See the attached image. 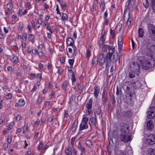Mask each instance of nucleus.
I'll return each mask as SVG.
<instances>
[{"label": "nucleus", "mask_w": 155, "mask_h": 155, "mask_svg": "<svg viewBox=\"0 0 155 155\" xmlns=\"http://www.w3.org/2000/svg\"><path fill=\"white\" fill-rule=\"evenodd\" d=\"M27 12V11L25 10L24 11H23L21 9H19V14L21 15H25Z\"/></svg>", "instance_id": "nucleus-46"}, {"label": "nucleus", "mask_w": 155, "mask_h": 155, "mask_svg": "<svg viewBox=\"0 0 155 155\" xmlns=\"http://www.w3.org/2000/svg\"><path fill=\"white\" fill-rule=\"evenodd\" d=\"M43 143L42 141H39V144L38 147V149L39 151L42 149Z\"/></svg>", "instance_id": "nucleus-41"}, {"label": "nucleus", "mask_w": 155, "mask_h": 155, "mask_svg": "<svg viewBox=\"0 0 155 155\" xmlns=\"http://www.w3.org/2000/svg\"><path fill=\"white\" fill-rule=\"evenodd\" d=\"M78 148L81 151V155H85L86 152V150L85 148L82 145L80 142L78 143Z\"/></svg>", "instance_id": "nucleus-9"}, {"label": "nucleus", "mask_w": 155, "mask_h": 155, "mask_svg": "<svg viewBox=\"0 0 155 155\" xmlns=\"http://www.w3.org/2000/svg\"><path fill=\"white\" fill-rule=\"evenodd\" d=\"M7 69L8 71L11 72H12L13 70V68L11 66H9L7 67Z\"/></svg>", "instance_id": "nucleus-54"}, {"label": "nucleus", "mask_w": 155, "mask_h": 155, "mask_svg": "<svg viewBox=\"0 0 155 155\" xmlns=\"http://www.w3.org/2000/svg\"><path fill=\"white\" fill-rule=\"evenodd\" d=\"M27 35L26 33L23 34L22 36V39L26 41L27 39Z\"/></svg>", "instance_id": "nucleus-60"}, {"label": "nucleus", "mask_w": 155, "mask_h": 155, "mask_svg": "<svg viewBox=\"0 0 155 155\" xmlns=\"http://www.w3.org/2000/svg\"><path fill=\"white\" fill-rule=\"evenodd\" d=\"M107 95L102 96V101L104 103H106L107 102Z\"/></svg>", "instance_id": "nucleus-44"}, {"label": "nucleus", "mask_w": 155, "mask_h": 155, "mask_svg": "<svg viewBox=\"0 0 155 155\" xmlns=\"http://www.w3.org/2000/svg\"><path fill=\"white\" fill-rule=\"evenodd\" d=\"M105 35V32L102 31L101 34V36L100 38L101 40L99 42V46L100 47L101 45L102 46L104 44L105 38L104 37Z\"/></svg>", "instance_id": "nucleus-12"}, {"label": "nucleus", "mask_w": 155, "mask_h": 155, "mask_svg": "<svg viewBox=\"0 0 155 155\" xmlns=\"http://www.w3.org/2000/svg\"><path fill=\"white\" fill-rule=\"evenodd\" d=\"M138 60L142 64V67L144 70L153 67L155 65V60L151 56H139Z\"/></svg>", "instance_id": "nucleus-2"}, {"label": "nucleus", "mask_w": 155, "mask_h": 155, "mask_svg": "<svg viewBox=\"0 0 155 155\" xmlns=\"http://www.w3.org/2000/svg\"><path fill=\"white\" fill-rule=\"evenodd\" d=\"M105 6V4L104 2H102L100 5V7L101 8H104Z\"/></svg>", "instance_id": "nucleus-61"}, {"label": "nucleus", "mask_w": 155, "mask_h": 155, "mask_svg": "<svg viewBox=\"0 0 155 155\" xmlns=\"http://www.w3.org/2000/svg\"><path fill=\"white\" fill-rule=\"evenodd\" d=\"M49 147V146L48 145H45L44 147V151L42 152H41V154H43L45 153V150Z\"/></svg>", "instance_id": "nucleus-45"}, {"label": "nucleus", "mask_w": 155, "mask_h": 155, "mask_svg": "<svg viewBox=\"0 0 155 155\" xmlns=\"http://www.w3.org/2000/svg\"><path fill=\"white\" fill-rule=\"evenodd\" d=\"M151 41L150 39H148L147 38H145L144 39L143 44L145 45H148L150 44Z\"/></svg>", "instance_id": "nucleus-28"}, {"label": "nucleus", "mask_w": 155, "mask_h": 155, "mask_svg": "<svg viewBox=\"0 0 155 155\" xmlns=\"http://www.w3.org/2000/svg\"><path fill=\"white\" fill-rule=\"evenodd\" d=\"M66 42L67 45L68 46H71L74 44V41L73 38L70 37L68 38Z\"/></svg>", "instance_id": "nucleus-18"}, {"label": "nucleus", "mask_w": 155, "mask_h": 155, "mask_svg": "<svg viewBox=\"0 0 155 155\" xmlns=\"http://www.w3.org/2000/svg\"><path fill=\"white\" fill-rule=\"evenodd\" d=\"M73 67H69V66H68V71H69L70 72V73H71L72 74H74L73 71H72V68Z\"/></svg>", "instance_id": "nucleus-56"}, {"label": "nucleus", "mask_w": 155, "mask_h": 155, "mask_svg": "<svg viewBox=\"0 0 155 155\" xmlns=\"http://www.w3.org/2000/svg\"><path fill=\"white\" fill-rule=\"evenodd\" d=\"M13 62L15 64H17L18 62V58L16 56H14L13 58Z\"/></svg>", "instance_id": "nucleus-31"}, {"label": "nucleus", "mask_w": 155, "mask_h": 155, "mask_svg": "<svg viewBox=\"0 0 155 155\" xmlns=\"http://www.w3.org/2000/svg\"><path fill=\"white\" fill-rule=\"evenodd\" d=\"M85 143L86 145L90 147H91L92 146V143L91 141L90 140L86 141Z\"/></svg>", "instance_id": "nucleus-37"}, {"label": "nucleus", "mask_w": 155, "mask_h": 155, "mask_svg": "<svg viewBox=\"0 0 155 155\" xmlns=\"http://www.w3.org/2000/svg\"><path fill=\"white\" fill-rule=\"evenodd\" d=\"M61 6L63 9H65L67 8L66 5L65 3H64L63 4H61Z\"/></svg>", "instance_id": "nucleus-63"}, {"label": "nucleus", "mask_w": 155, "mask_h": 155, "mask_svg": "<svg viewBox=\"0 0 155 155\" xmlns=\"http://www.w3.org/2000/svg\"><path fill=\"white\" fill-rule=\"evenodd\" d=\"M54 117L53 116H51L47 120V121L48 122L51 123L52 122L54 119Z\"/></svg>", "instance_id": "nucleus-47"}, {"label": "nucleus", "mask_w": 155, "mask_h": 155, "mask_svg": "<svg viewBox=\"0 0 155 155\" xmlns=\"http://www.w3.org/2000/svg\"><path fill=\"white\" fill-rule=\"evenodd\" d=\"M68 82L67 81H65L63 83L62 85V88L64 90L66 89L68 86Z\"/></svg>", "instance_id": "nucleus-30"}, {"label": "nucleus", "mask_w": 155, "mask_h": 155, "mask_svg": "<svg viewBox=\"0 0 155 155\" xmlns=\"http://www.w3.org/2000/svg\"><path fill=\"white\" fill-rule=\"evenodd\" d=\"M46 28L51 33H53V31L51 29V26L49 25H48L47 27Z\"/></svg>", "instance_id": "nucleus-48"}, {"label": "nucleus", "mask_w": 155, "mask_h": 155, "mask_svg": "<svg viewBox=\"0 0 155 155\" xmlns=\"http://www.w3.org/2000/svg\"><path fill=\"white\" fill-rule=\"evenodd\" d=\"M12 141V137L10 136H8L7 138V142L8 143L10 144Z\"/></svg>", "instance_id": "nucleus-58"}, {"label": "nucleus", "mask_w": 155, "mask_h": 155, "mask_svg": "<svg viewBox=\"0 0 155 155\" xmlns=\"http://www.w3.org/2000/svg\"><path fill=\"white\" fill-rule=\"evenodd\" d=\"M94 95L95 98H97L98 97L99 91L100 88L98 86H95L94 87Z\"/></svg>", "instance_id": "nucleus-15"}, {"label": "nucleus", "mask_w": 155, "mask_h": 155, "mask_svg": "<svg viewBox=\"0 0 155 155\" xmlns=\"http://www.w3.org/2000/svg\"><path fill=\"white\" fill-rule=\"evenodd\" d=\"M118 44H123V42L122 35H121L118 37Z\"/></svg>", "instance_id": "nucleus-34"}, {"label": "nucleus", "mask_w": 155, "mask_h": 155, "mask_svg": "<svg viewBox=\"0 0 155 155\" xmlns=\"http://www.w3.org/2000/svg\"><path fill=\"white\" fill-rule=\"evenodd\" d=\"M148 33L150 37H152L155 34V26L151 24L147 25Z\"/></svg>", "instance_id": "nucleus-6"}, {"label": "nucleus", "mask_w": 155, "mask_h": 155, "mask_svg": "<svg viewBox=\"0 0 155 155\" xmlns=\"http://www.w3.org/2000/svg\"><path fill=\"white\" fill-rule=\"evenodd\" d=\"M131 84L133 85V86L135 89L141 87V84L139 80H137L136 81L132 82L131 83Z\"/></svg>", "instance_id": "nucleus-10"}, {"label": "nucleus", "mask_w": 155, "mask_h": 155, "mask_svg": "<svg viewBox=\"0 0 155 155\" xmlns=\"http://www.w3.org/2000/svg\"><path fill=\"white\" fill-rule=\"evenodd\" d=\"M65 152L67 155H72V153L71 151V148L69 147L65 149Z\"/></svg>", "instance_id": "nucleus-24"}, {"label": "nucleus", "mask_w": 155, "mask_h": 155, "mask_svg": "<svg viewBox=\"0 0 155 155\" xmlns=\"http://www.w3.org/2000/svg\"><path fill=\"white\" fill-rule=\"evenodd\" d=\"M42 101V97L41 96H39L38 98V100L36 102V103L38 104H40L41 103Z\"/></svg>", "instance_id": "nucleus-39"}, {"label": "nucleus", "mask_w": 155, "mask_h": 155, "mask_svg": "<svg viewBox=\"0 0 155 155\" xmlns=\"http://www.w3.org/2000/svg\"><path fill=\"white\" fill-rule=\"evenodd\" d=\"M146 1V4L144 5V4L145 7L146 8H147L149 6V3L148 0H145Z\"/></svg>", "instance_id": "nucleus-59"}, {"label": "nucleus", "mask_w": 155, "mask_h": 155, "mask_svg": "<svg viewBox=\"0 0 155 155\" xmlns=\"http://www.w3.org/2000/svg\"><path fill=\"white\" fill-rule=\"evenodd\" d=\"M62 20L63 21H64L65 20L67 19L68 18V17L67 15L65 13H63L62 14Z\"/></svg>", "instance_id": "nucleus-36"}, {"label": "nucleus", "mask_w": 155, "mask_h": 155, "mask_svg": "<svg viewBox=\"0 0 155 155\" xmlns=\"http://www.w3.org/2000/svg\"><path fill=\"white\" fill-rule=\"evenodd\" d=\"M78 124L75 122H74L72 126L71 130L73 132H74L77 129Z\"/></svg>", "instance_id": "nucleus-25"}, {"label": "nucleus", "mask_w": 155, "mask_h": 155, "mask_svg": "<svg viewBox=\"0 0 155 155\" xmlns=\"http://www.w3.org/2000/svg\"><path fill=\"white\" fill-rule=\"evenodd\" d=\"M110 99L111 101H112L113 102L112 103H115L116 102L115 101L114 99V97L112 93L111 92V93H110Z\"/></svg>", "instance_id": "nucleus-32"}, {"label": "nucleus", "mask_w": 155, "mask_h": 155, "mask_svg": "<svg viewBox=\"0 0 155 155\" xmlns=\"http://www.w3.org/2000/svg\"><path fill=\"white\" fill-rule=\"evenodd\" d=\"M128 18L127 21V24L128 26H129L131 25V21L132 20V17L130 15V11L128 12Z\"/></svg>", "instance_id": "nucleus-19"}, {"label": "nucleus", "mask_w": 155, "mask_h": 155, "mask_svg": "<svg viewBox=\"0 0 155 155\" xmlns=\"http://www.w3.org/2000/svg\"><path fill=\"white\" fill-rule=\"evenodd\" d=\"M137 8L136 5L134 4L132 6L131 11H134L137 10Z\"/></svg>", "instance_id": "nucleus-52"}, {"label": "nucleus", "mask_w": 155, "mask_h": 155, "mask_svg": "<svg viewBox=\"0 0 155 155\" xmlns=\"http://www.w3.org/2000/svg\"><path fill=\"white\" fill-rule=\"evenodd\" d=\"M149 50L151 51V54L155 52V45H152L150 47Z\"/></svg>", "instance_id": "nucleus-33"}, {"label": "nucleus", "mask_w": 155, "mask_h": 155, "mask_svg": "<svg viewBox=\"0 0 155 155\" xmlns=\"http://www.w3.org/2000/svg\"><path fill=\"white\" fill-rule=\"evenodd\" d=\"M32 52L33 54L35 55L37 53V50L36 49H33L32 50Z\"/></svg>", "instance_id": "nucleus-62"}, {"label": "nucleus", "mask_w": 155, "mask_h": 155, "mask_svg": "<svg viewBox=\"0 0 155 155\" xmlns=\"http://www.w3.org/2000/svg\"><path fill=\"white\" fill-rule=\"evenodd\" d=\"M144 32L143 29L141 28H140L138 30V36L139 37L142 38L143 36Z\"/></svg>", "instance_id": "nucleus-22"}, {"label": "nucleus", "mask_w": 155, "mask_h": 155, "mask_svg": "<svg viewBox=\"0 0 155 155\" xmlns=\"http://www.w3.org/2000/svg\"><path fill=\"white\" fill-rule=\"evenodd\" d=\"M105 53L104 51L102 52V51L101 53L99 55V61L100 64L101 66L103 65L105 62L106 60V56L105 57H104V54Z\"/></svg>", "instance_id": "nucleus-8"}, {"label": "nucleus", "mask_w": 155, "mask_h": 155, "mask_svg": "<svg viewBox=\"0 0 155 155\" xmlns=\"http://www.w3.org/2000/svg\"><path fill=\"white\" fill-rule=\"evenodd\" d=\"M130 0H127V2H126V5H125V9L124 11V14H125L126 12L129 11V12L130 11Z\"/></svg>", "instance_id": "nucleus-14"}, {"label": "nucleus", "mask_w": 155, "mask_h": 155, "mask_svg": "<svg viewBox=\"0 0 155 155\" xmlns=\"http://www.w3.org/2000/svg\"><path fill=\"white\" fill-rule=\"evenodd\" d=\"M146 143L150 145L155 143V135L154 134L150 135L146 139Z\"/></svg>", "instance_id": "nucleus-7"}, {"label": "nucleus", "mask_w": 155, "mask_h": 155, "mask_svg": "<svg viewBox=\"0 0 155 155\" xmlns=\"http://www.w3.org/2000/svg\"><path fill=\"white\" fill-rule=\"evenodd\" d=\"M123 45V44H118V47L119 48L118 51L120 53L122 51Z\"/></svg>", "instance_id": "nucleus-53"}, {"label": "nucleus", "mask_w": 155, "mask_h": 155, "mask_svg": "<svg viewBox=\"0 0 155 155\" xmlns=\"http://www.w3.org/2000/svg\"><path fill=\"white\" fill-rule=\"evenodd\" d=\"M122 24L121 23H119L117 25V28H119V31H120V30L121 29L122 27Z\"/></svg>", "instance_id": "nucleus-55"}, {"label": "nucleus", "mask_w": 155, "mask_h": 155, "mask_svg": "<svg viewBox=\"0 0 155 155\" xmlns=\"http://www.w3.org/2000/svg\"><path fill=\"white\" fill-rule=\"evenodd\" d=\"M129 83V81H126L123 84V88L126 92H129L130 91V87L127 85Z\"/></svg>", "instance_id": "nucleus-13"}, {"label": "nucleus", "mask_w": 155, "mask_h": 155, "mask_svg": "<svg viewBox=\"0 0 155 155\" xmlns=\"http://www.w3.org/2000/svg\"><path fill=\"white\" fill-rule=\"evenodd\" d=\"M74 61V59H69L68 60L69 63L70 67H73Z\"/></svg>", "instance_id": "nucleus-40"}, {"label": "nucleus", "mask_w": 155, "mask_h": 155, "mask_svg": "<svg viewBox=\"0 0 155 155\" xmlns=\"http://www.w3.org/2000/svg\"><path fill=\"white\" fill-rule=\"evenodd\" d=\"M9 2V3L7 4V7L8 10L10 11L12 9L13 6L12 4V0H10Z\"/></svg>", "instance_id": "nucleus-20"}, {"label": "nucleus", "mask_w": 155, "mask_h": 155, "mask_svg": "<svg viewBox=\"0 0 155 155\" xmlns=\"http://www.w3.org/2000/svg\"><path fill=\"white\" fill-rule=\"evenodd\" d=\"M129 77L130 78H133L135 77L134 74H133L132 72H130L128 74Z\"/></svg>", "instance_id": "nucleus-49"}, {"label": "nucleus", "mask_w": 155, "mask_h": 155, "mask_svg": "<svg viewBox=\"0 0 155 155\" xmlns=\"http://www.w3.org/2000/svg\"><path fill=\"white\" fill-rule=\"evenodd\" d=\"M12 94L11 93H8L5 95V98L6 99H9L11 98Z\"/></svg>", "instance_id": "nucleus-42"}, {"label": "nucleus", "mask_w": 155, "mask_h": 155, "mask_svg": "<svg viewBox=\"0 0 155 155\" xmlns=\"http://www.w3.org/2000/svg\"><path fill=\"white\" fill-rule=\"evenodd\" d=\"M152 103L154 106L150 107L147 112V117L150 119L153 118L155 117V100H153Z\"/></svg>", "instance_id": "nucleus-4"}, {"label": "nucleus", "mask_w": 155, "mask_h": 155, "mask_svg": "<svg viewBox=\"0 0 155 155\" xmlns=\"http://www.w3.org/2000/svg\"><path fill=\"white\" fill-rule=\"evenodd\" d=\"M50 104V101H46L45 102L44 105L46 107H48L49 106Z\"/></svg>", "instance_id": "nucleus-57"}, {"label": "nucleus", "mask_w": 155, "mask_h": 155, "mask_svg": "<svg viewBox=\"0 0 155 155\" xmlns=\"http://www.w3.org/2000/svg\"><path fill=\"white\" fill-rule=\"evenodd\" d=\"M88 120V118L86 117H84L82 119L81 123L80 125L79 133H81V131L87 129L88 126L87 123Z\"/></svg>", "instance_id": "nucleus-5"}, {"label": "nucleus", "mask_w": 155, "mask_h": 155, "mask_svg": "<svg viewBox=\"0 0 155 155\" xmlns=\"http://www.w3.org/2000/svg\"><path fill=\"white\" fill-rule=\"evenodd\" d=\"M98 60L97 57H94L92 60V64L93 65H96L98 63Z\"/></svg>", "instance_id": "nucleus-26"}, {"label": "nucleus", "mask_w": 155, "mask_h": 155, "mask_svg": "<svg viewBox=\"0 0 155 155\" xmlns=\"http://www.w3.org/2000/svg\"><path fill=\"white\" fill-rule=\"evenodd\" d=\"M23 134H26L27 131L29 130L28 124H25L23 127Z\"/></svg>", "instance_id": "nucleus-21"}, {"label": "nucleus", "mask_w": 155, "mask_h": 155, "mask_svg": "<svg viewBox=\"0 0 155 155\" xmlns=\"http://www.w3.org/2000/svg\"><path fill=\"white\" fill-rule=\"evenodd\" d=\"M18 103L20 106H23L25 104V102L24 99L21 98L19 100Z\"/></svg>", "instance_id": "nucleus-23"}, {"label": "nucleus", "mask_w": 155, "mask_h": 155, "mask_svg": "<svg viewBox=\"0 0 155 155\" xmlns=\"http://www.w3.org/2000/svg\"><path fill=\"white\" fill-rule=\"evenodd\" d=\"M35 38V36L33 34H30L29 35L28 39L30 41H33L34 40Z\"/></svg>", "instance_id": "nucleus-35"}, {"label": "nucleus", "mask_w": 155, "mask_h": 155, "mask_svg": "<svg viewBox=\"0 0 155 155\" xmlns=\"http://www.w3.org/2000/svg\"><path fill=\"white\" fill-rule=\"evenodd\" d=\"M147 126L148 129L151 130L153 127V121L151 120L148 121L147 124Z\"/></svg>", "instance_id": "nucleus-17"}, {"label": "nucleus", "mask_w": 155, "mask_h": 155, "mask_svg": "<svg viewBox=\"0 0 155 155\" xmlns=\"http://www.w3.org/2000/svg\"><path fill=\"white\" fill-rule=\"evenodd\" d=\"M13 123H11L8 126V130H11L13 127Z\"/></svg>", "instance_id": "nucleus-51"}, {"label": "nucleus", "mask_w": 155, "mask_h": 155, "mask_svg": "<svg viewBox=\"0 0 155 155\" xmlns=\"http://www.w3.org/2000/svg\"><path fill=\"white\" fill-rule=\"evenodd\" d=\"M86 54H87V58L88 59L91 56V51L89 49H88L87 50V52H86Z\"/></svg>", "instance_id": "nucleus-38"}, {"label": "nucleus", "mask_w": 155, "mask_h": 155, "mask_svg": "<svg viewBox=\"0 0 155 155\" xmlns=\"http://www.w3.org/2000/svg\"><path fill=\"white\" fill-rule=\"evenodd\" d=\"M90 121L91 124L94 126H96V118L94 117H92L90 119Z\"/></svg>", "instance_id": "nucleus-29"}, {"label": "nucleus", "mask_w": 155, "mask_h": 155, "mask_svg": "<svg viewBox=\"0 0 155 155\" xmlns=\"http://www.w3.org/2000/svg\"><path fill=\"white\" fill-rule=\"evenodd\" d=\"M150 1L153 11L155 14V0H150Z\"/></svg>", "instance_id": "nucleus-27"}, {"label": "nucleus", "mask_w": 155, "mask_h": 155, "mask_svg": "<svg viewBox=\"0 0 155 155\" xmlns=\"http://www.w3.org/2000/svg\"><path fill=\"white\" fill-rule=\"evenodd\" d=\"M93 103V99L91 98L89 101V102L87 103L86 105V107L88 110H91L92 107V104Z\"/></svg>", "instance_id": "nucleus-16"}, {"label": "nucleus", "mask_w": 155, "mask_h": 155, "mask_svg": "<svg viewBox=\"0 0 155 155\" xmlns=\"http://www.w3.org/2000/svg\"><path fill=\"white\" fill-rule=\"evenodd\" d=\"M148 150L152 155H155V150L150 148L148 149Z\"/></svg>", "instance_id": "nucleus-50"}, {"label": "nucleus", "mask_w": 155, "mask_h": 155, "mask_svg": "<svg viewBox=\"0 0 155 155\" xmlns=\"http://www.w3.org/2000/svg\"><path fill=\"white\" fill-rule=\"evenodd\" d=\"M72 153L73 155H78L77 151L74 149L72 150Z\"/></svg>", "instance_id": "nucleus-64"}, {"label": "nucleus", "mask_w": 155, "mask_h": 155, "mask_svg": "<svg viewBox=\"0 0 155 155\" xmlns=\"http://www.w3.org/2000/svg\"><path fill=\"white\" fill-rule=\"evenodd\" d=\"M122 114L124 117L129 118L132 115V112L130 110L123 111L122 112Z\"/></svg>", "instance_id": "nucleus-11"}, {"label": "nucleus", "mask_w": 155, "mask_h": 155, "mask_svg": "<svg viewBox=\"0 0 155 155\" xmlns=\"http://www.w3.org/2000/svg\"><path fill=\"white\" fill-rule=\"evenodd\" d=\"M115 49V47L107 45H104L103 48L102 52L104 51L105 53H107L106 69L108 68L111 63H116L118 60L120 63V57L119 56L117 51Z\"/></svg>", "instance_id": "nucleus-1"}, {"label": "nucleus", "mask_w": 155, "mask_h": 155, "mask_svg": "<svg viewBox=\"0 0 155 155\" xmlns=\"http://www.w3.org/2000/svg\"><path fill=\"white\" fill-rule=\"evenodd\" d=\"M129 127L127 124H124L121 127V134L119 138L120 140L124 143H127L131 140V137L129 135Z\"/></svg>", "instance_id": "nucleus-3"}, {"label": "nucleus", "mask_w": 155, "mask_h": 155, "mask_svg": "<svg viewBox=\"0 0 155 155\" xmlns=\"http://www.w3.org/2000/svg\"><path fill=\"white\" fill-rule=\"evenodd\" d=\"M76 81V79L75 77V75L74 74H73L72 75V81L73 85L74 83Z\"/></svg>", "instance_id": "nucleus-43"}]
</instances>
